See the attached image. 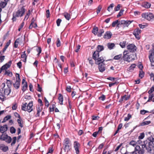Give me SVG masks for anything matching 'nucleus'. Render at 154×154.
I'll return each mask as SVG.
<instances>
[{"instance_id":"obj_23","label":"nucleus","mask_w":154,"mask_h":154,"mask_svg":"<svg viewBox=\"0 0 154 154\" xmlns=\"http://www.w3.org/2000/svg\"><path fill=\"white\" fill-rule=\"evenodd\" d=\"M58 99L59 100V103H60V105H63V96L61 94H59Z\"/></svg>"},{"instance_id":"obj_38","label":"nucleus","mask_w":154,"mask_h":154,"mask_svg":"<svg viewBox=\"0 0 154 154\" xmlns=\"http://www.w3.org/2000/svg\"><path fill=\"white\" fill-rule=\"evenodd\" d=\"M35 21V20L34 18V17H33L32 19V20H31V23L30 25V26H29V29H31L32 28V25H33V24H34V21Z\"/></svg>"},{"instance_id":"obj_18","label":"nucleus","mask_w":154,"mask_h":154,"mask_svg":"<svg viewBox=\"0 0 154 154\" xmlns=\"http://www.w3.org/2000/svg\"><path fill=\"white\" fill-rule=\"evenodd\" d=\"M99 52L97 51H94L93 54L92 58L95 60V61L97 60V58L99 56Z\"/></svg>"},{"instance_id":"obj_55","label":"nucleus","mask_w":154,"mask_h":154,"mask_svg":"<svg viewBox=\"0 0 154 154\" xmlns=\"http://www.w3.org/2000/svg\"><path fill=\"white\" fill-rule=\"evenodd\" d=\"M88 60L89 61V63L91 65V66H92L94 64V61L92 59L90 58H88Z\"/></svg>"},{"instance_id":"obj_29","label":"nucleus","mask_w":154,"mask_h":154,"mask_svg":"<svg viewBox=\"0 0 154 154\" xmlns=\"http://www.w3.org/2000/svg\"><path fill=\"white\" fill-rule=\"evenodd\" d=\"M107 45L108 48L110 50L113 49L115 46V45L113 43H107Z\"/></svg>"},{"instance_id":"obj_30","label":"nucleus","mask_w":154,"mask_h":154,"mask_svg":"<svg viewBox=\"0 0 154 154\" xmlns=\"http://www.w3.org/2000/svg\"><path fill=\"white\" fill-rule=\"evenodd\" d=\"M143 6L145 8H149L151 6V4L149 2H145L143 4Z\"/></svg>"},{"instance_id":"obj_4","label":"nucleus","mask_w":154,"mask_h":154,"mask_svg":"<svg viewBox=\"0 0 154 154\" xmlns=\"http://www.w3.org/2000/svg\"><path fill=\"white\" fill-rule=\"evenodd\" d=\"M25 10H18L16 12H14L13 14V18L12 20L13 21H15L16 20V17H21L24 14Z\"/></svg>"},{"instance_id":"obj_44","label":"nucleus","mask_w":154,"mask_h":154,"mask_svg":"<svg viewBox=\"0 0 154 154\" xmlns=\"http://www.w3.org/2000/svg\"><path fill=\"white\" fill-rule=\"evenodd\" d=\"M126 43V42L123 41L122 42H120L119 45L122 48H123L125 47Z\"/></svg>"},{"instance_id":"obj_11","label":"nucleus","mask_w":154,"mask_h":154,"mask_svg":"<svg viewBox=\"0 0 154 154\" xmlns=\"http://www.w3.org/2000/svg\"><path fill=\"white\" fill-rule=\"evenodd\" d=\"M97 64L98 65V68L99 71L101 72H103L105 69V64L102 63H98Z\"/></svg>"},{"instance_id":"obj_41","label":"nucleus","mask_w":154,"mask_h":154,"mask_svg":"<svg viewBox=\"0 0 154 154\" xmlns=\"http://www.w3.org/2000/svg\"><path fill=\"white\" fill-rule=\"evenodd\" d=\"M139 76L141 79L144 76V73L142 70H140L139 71Z\"/></svg>"},{"instance_id":"obj_40","label":"nucleus","mask_w":154,"mask_h":154,"mask_svg":"<svg viewBox=\"0 0 154 154\" xmlns=\"http://www.w3.org/2000/svg\"><path fill=\"white\" fill-rule=\"evenodd\" d=\"M21 57L22 58H24V60H23V61L24 62H26L27 56H26V54H25V51H24L23 52V54H21Z\"/></svg>"},{"instance_id":"obj_19","label":"nucleus","mask_w":154,"mask_h":154,"mask_svg":"<svg viewBox=\"0 0 154 154\" xmlns=\"http://www.w3.org/2000/svg\"><path fill=\"white\" fill-rule=\"evenodd\" d=\"M71 14V12L69 11V13L65 12L63 14L65 18L68 20H69L70 19Z\"/></svg>"},{"instance_id":"obj_34","label":"nucleus","mask_w":154,"mask_h":154,"mask_svg":"<svg viewBox=\"0 0 154 154\" xmlns=\"http://www.w3.org/2000/svg\"><path fill=\"white\" fill-rule=\"evenodd\" d=\"M151 123V121H146L144 122L140 123V125L141 126H144L146 125H148Z\"/></svg>"},{"instance_id":"obj_56","label":"nucleus","mask_w":154,"mask_h":154,"mask_svg":"<svg viewBox=\"0 0 154 154\" xmlns=\"http://www.w3.org/2000/svg\"><path fill=\"white\" fill-rule=\"evenodd\" d=\"M62 21L61 19H58L56 21V23L57 24V26H59L60 25V23Z\"/></svg>"},{"instance_id":"obj_13","label":"nucleus","mask_w":154,"mask_h":154,"mask_svg":"<svg viewBox=\"0 0 154 154\" xmlns=\"http://www.w3.org/2000/svg\"><path fill=\"white\" fill-rule=\"evenodd\" d=\"M133 20L130 21L129 20H122L121 21H119L120 24L122 25H123L124 26H128L129 25H130Z\"/></svg>"},{"instance_id":"obj_50","label":"nucleus","mask_w":154,"mask_h":154,"mask_svg":"<svg viewBox=\"0 0 154 154\" xmlns=\"http://www.w3.org/2000/svg\"><path fill=\"white\" fill-rule=\"evenodd\" d=\"M144 134L143 133H141L138 137L139 140H140V139H143L144 137Z\"/></svg>"},{"instance_id":"obj_64","label":"nucleus","mask_w":154,"mask_h":154,"mask_svg":"<svg viewBox=\"0 0 154 154\" xmlns=\"http://www.w3.org/2000/svg\"><path fill=\"white\" fill-rule=\"evenodd\" d=\"M17 107V105L16 103H15L13 104V106L12 107V109L13 110H16Z\"/></svg>"},{"instance_id":"obj_45","label":"nucleus","mask_w":154,"mask_h":154,"mask_svg":"<svg viewBox=\"0 0 154 154\" xmlns=\"http://www.w3.org/2000/svg\"><path fill=\"white\" fill-rule=\"evenodd\" d=\"M12 142L11 143V145L12 146L14 145L16 142L17 140V137H14L12 138Z\"/></svg>"},{"instance_id":"obj_31","label":"nucleus","mask_w":154,"mask_h":154,"mask_svg":"<svg viewBox=\"0 0 154 154\" xmlns=\"http://www.w3.org/2000/svg\"><path fill=\"white\" fill-rule=\"evenodd\" d=\"M27 105V103H25L23 104L21 106V109L22 110L26 111V107Z\"/></svg>"},{"instance_id":"obj_42","label":"nucleus","mask_w":154,"mask_h":154,"mask_svg":"<svg viewBox=\"0 0 154 154\" xmlns=\"http://www.w3.org/2000/svg\"><path fill=\"white\" fill-rule=\"evenodd\" d=\"M132 117V116L130 114H128L127 116L126 117H125V118L124 120L125 121H128Z\"/></svg>"},{"instance_id":"obj_61","label":"nucleus","mask_w":154,"mask_h":154,"mask_svg":"<svg viewBox=\"0 0 154 154\" xmlns=\"http://www.w3.org/2000/svg\"><path fill=\"white\" fill-rule=\"evenodd\" d=\"M92 120H98L99 118V117L98 116H92Z\"/></svg>"},{"instance_id":"obj_32","label":"nucleus","mask_w":154,"mask_h":154,"mask_svg":"<svg viewBox=\"0 0 154 154\" xmlns=\"http://www.w3.org/2000/svg\"><path fill=\"white\" fill-rule=\"evenodd\" d=\"M120 23H119L118 20H117L113 22L112 23V27H115L116 25L117 24V26H119L120 24Z\"/></svg>"},{"instance_id":"obj_37","label":"nucleus","mask_w":154,"mask_h":154,"mask_svg":"<svg viewBox=\"0 0 154 154\" xmlns=\"http://www.w3.org/2000/svg\"><path fill=\"white\" fill-rule=\"evenodd\" d=\"M10 45V40H9L7 43L6 45L5 46L4 48L3 49V52H4L7 48Z\"/></svg>"},{"instance_id":"obj_3","label":"nucleus","mask_w":154,"mask_h":154,"mask_svg":"<svg viewBox=\"0 0 154 154\" xmlns=\"http://www.w3.org/2000/svg\"><path fill=\"white\" fill-rule=\"evenodd\" d=\"M123 54L122 58L124 61L129 62L131 60H134L132 57L134 56L133 54L129 55L128 51H124Z\"/></svg>"},{"instance_id":"obj_9","label":"nucleus","mask_w":154,"mask_h":154,"mask_svg":"<svg viewBox=\"0 0 154 154\" xmlns=\"http://www.w3.org/2000/svg\"><path fill=\"white\" fill-rule=\"evenodd\" d=\"M73 145L76 153L79 154V148L80 146V144L77 141H75L74 142Z\"/></svg>"},{"instance_id":"obj_54","label":"nucleus","mask_w":154,"mask_h":154,"mask_svg":"<svg viewBox=\"0 0 154 154\" xmlns=\"http://www.w3.org/2000/svg\"><path fill=\"white\" fill-rule=\"evenodd\" d=\"M106 98L105 96L103 94H102L100 97H99V100H101L102 101L104 100Z\"/></svg>"},{"instance_id":"obj_62","label":"nucleus","mask_w":154,"mask_h":154,"mask_svg":"<svg viewBox=\"0 0 154 154\" xmlns=\"http://www.w3.org/2000/svg\"><path fill=\"white\" fill-rule=\"evenodd\" d=\"M45 106H47V107H48L49 106V102L45 97Z\"/></svg>"},{"instance_id":"obj_46","label":"nucleus","mask_w":154,"mask_h":154,"mask_svg":"<svg viewBox=\"0 0 154 154\" xmlns=\"http://www.w3.org/2000/svg\"><path fill=\"white\" fill-rule=\"evenodd\" d=\"M36 90L40 92H41L42 91V88L40 86L39 84H37V88Z\"/></svg>"},{"instance_id":"obj_58","label":"nucleus","mask_w":154,"mask_h":154,"mask_svg":"<svg viewBox=\"0 0 154 154\" xmlns=\"http://www.w3.org/2000/svg\"><path fill=\"white\" fill-rule=\"evenodd\" d=\"M55 107V104H52V107L50 106L49 107V109H50L49 111L50 112L53 111L54 110V109Z\"/></svg>"},{"instance_id":"obj_57","label":"nucleus","mask_w":154,"mask_h":154,"mask_svg":"<svg viewBox=\"0 0 154 154\" xmlns=\"http://www.w3.org/2000/svg\"><path fill=\"white\" fill-rule=\"evenodd\" d=\"M49 55L46 53V55L45 57V59L46 62H47V61H49Z\"/></svg>"},{"instance_id":"obj_33","label":"nucleus","mask_w":154,"mask_h":154,"mask_svg":"<svg viewBox=\"0 0 154 154\" xmlns=\"http://www.w3.org/2000/svg\"><path fill=\"white\" fill-rule=\"evenodd\" d=\"M129 96H127L126 95H125L122 97L121 99V101H123V100H127L128 99H129Z\"/></svg>"},{"instance_id":"obj_43","label":"nucleus","mask_w":154,"mask_h":154,"mask_svg":"<svg viewBox=\"0 0 154 154\" xmlns=\"http://www.w3.org/2000/svg\"><path fill=\"white\" fill-rule=\"evenodd\" d=\"M9 119H10V115H8L4 118L2 122H5Z\"/></svg>"},{"instance_id":"obj_1","label":"nucleus","mask_w":154,"mask_h":154,"mask_svg":"<svg viewBox=\"0 0 154 154\" xmlns=\"http://www.w3.org/2000/svg\"><path fill=\"white\" fill-rule=\"evenodd\" d=\"M154 138H149L148 140L144 141L143 143L141 145L142 149L140 150H136L130 153V154H143L144 153V149L147 150V152H151L152 149L154 148Z\"/></svg>"},{"instance_id":"obj_5","label":"nucleus","mask_w":154,"mask_h":154,"mask_svg":"<svg viewBox=\"0 0 154 154\" xmlns=\"http://www.w3.org/2000/svg\"><path fill=\"white\" fill-rule=\"evenodd\" d=\"M10 67V61H8L7 63H6L2 66L1 68L0 71V73H1L2 71L3 70L5 71L4 75H10V71L9 70L6 71V70Z\"/></svg>"},{"instance_id":"obj_36","label":"nucleus","mask_w":154,"mask_h":154,"mask_svg":"<svg viewBox=\"0 0 154 154\" xmlns=\"http://www.w3.org/2000/svg\"><path fill=\"white\" fill-rule=\"evenodd\" d=\"M98 31V28L97 27H94L92 30V32L95 35H96Z\"/></svg>"},{"instance_id":"obj_63","label":"nucleus","mask_w":154,"mask_h":154,"mask_svg":"<svg viewBox=\"0 0 154 154\" xmlns=\"http://www.w3.org/2000/svg\"><path fill=\"white\" fill-rule=\"evenodd\" d=\"M114 6V4L113 3L111 4L107 8V10H110V9H112L113 8Z\"/></svg>"},{"instance_id":"obj_16","label":"nucleus","mask_w":154,"mask_h":154,"mask_svg":"<svg viewBox=\"0 0 154 154\" xmlns=\"http://www.w3.org/2000/svg\"><path fill=\"white\" fill-rule=\"evenodd\" d=\"M32 101L31 102H29L27 106L26 107V111H27L29 112H31L33 109L32 106L33 103Z\"/></svg>"},{"instance_id":"obj_8","label":"nucleus","mask_w":154,"mask_h":154,"mask_svg":"<svg viewBox=\"0 0 154 154\" xmlns=\"http://www.w3.org/2000/svg\"><path fill=\"white\" fill-rule=\"evenodd\" d=\"M154 91V85L151 88L150 90H149L148 93L149 94V95L148 100L147 101V102H150L152 101V99L154 97V94H152L153 91Z\"/></svg>"},{"instance_id":"obj_7","label":"nucleus","mask_w":154,"mask_h":154,"mask_svg":"<svg viewBox=\"0 0 154 154\" xmlns=\"http://www.w3.org/2000/svg\"><path fill=\"white\" fill-rule=\"evenodd\" d=\"M127 47L128 52V51L131 52H134L136 51L137 47L133 44L128 45Z\"/></svg>"},{"instance_id":"obj_10","label":"nucleus","mask_w":154,"mask_h":154,"mask_svg":"<svg viewBox=\"0 0 154 154\" xmlns=\"http://www.w3.org/2000/svg\"><path fill=\"white\" fill-rule=\"evenodd\" d=\"M141 32V30L139 28H137L135 29L133 32V34L137 39L139 40L140 38L139 34H140Z\"/></svg>"},{"instance_id":"obj_21","label":"nucleus","mask_w":154,"mask_h":154,"mask_svg":"<svg viewBox=\"0 0 154 154\" xmlns=\"http://www.w3.org/2000/svg\"><path fill=\"white\" fill-rule=\"evenodd\" d=\"M0 149L4 152H6L8 150V147L7 146L3 144L0 145Z\"/></svg>"},{"instance_id":"obj_22","label":"nucleus","mask_w":154,"mask_h":154,"mask_svg":"<svg viewBox=\"0 0 154 154\" xmlns=\"http://www.w3.org/2000/svg\"><path fill=\"white\" fill-rule=\"evenodd\" d=\"M105 60L102 57H99L97 58V60L95 61V63L97 64L98 63H102Z\"/></svg>"},{"instance_id":"obj_60","label":"nucleus","mask_w":154,"mask_h":154,"mask_svg":"<svg viewBox=\"0 0 154 154\" xmlns=\"http://www.w3.org/2000/svg\"><path fill=\"white\" fill-rule=\"evenodd\" d=\"M124 11V10H120L119 12L117 15V17H119L123 15Z\"/></svg>"},{"instance_id":"obj_2","label":"nucleus","mask_w":154,"mask_h":154,"mask_svg":"<svg viewBox=\"0 0 154 154\" xmlns=\"http://www.w3.org/2000/svg\"><path fill=\"white\" fill-rule=\"evenodd\" d=\"M8 126L5 125L3 126H0V131L2 134L0 136V140L5 141L7 143H10V137L4 133L8 130Z\"/></svg>"},{"instance_id":"obj_35","label":"nucleus","mask_w":154,"mask_h":154,"mask_svg":"<svg viewBox=\"0 0 154 154\" xmlns=\"http://www.w3.org/2000/svg\"><path fill=\"white\" fill-rule=\"evenodd\" d=\"M122 56V54H120L116 56H115L113 58V59L115 60H119L121 58V59H122L121 58Z\"/></svg>"},{"instance_id":"obj_47","label":"nucleus","mask_w":154,"mask_h":154,"mask_svg":"<svg viewBox=\"0 0 154 154\" xmlns=\"http://www.w3.org/2000/svg\"><path fill=\"white\" fill-rule=\"evenodd\" d=\"M56 45L57 47H59L60 46V42L59 38H58L57 39Z\"/></svg>"},{"instance_id":"obj_15","label":"nucleus","mask_w":154,"mask_h":154,"mask_svg":"<svg viewBox=\"0 0 154 154\" xmlns=\"http://www.w3.org/2000/svg\"><path fill=\"white\" fill-rule=\"evenodd\" d=\"M22 84L23 85L22 89L23 92L25 91L27 88L28 85L27 82L25 79H23L22 80Z\"/></svg>"},{"instance_id":"obj_24","label":"nucleus","mask_w":154,"mask_h":154,"mask_svg":"<svg viewBox=\"0 0 154 154\" xmlns=\"http://www.w3.org/2000/svg\"><path fill=\"white\" fill-rule=\"evenodd\" d=\"M9 0H4L5 2H2L0 3V10H2V8H4L6 5L7 2Z\"/></svg>"},{"instance_id":"obj_48","label":"nucleus","mask_w":154,"mask_h":154,"mask_svg":"<svg viewBox=\"0 0 154 154\" xmlns=\"http://www.w3.org/2000/svg\"><path fill=\"white\" fill-rule=\"evenodd\" d=\"M136 65L134 64H132L129 67V70H133V69L135 68Z\"/></svg>"},{"instance_id":"obj_51","label":"nucleus","mask_w":154,"mask_h":154,"mask_svg":"<svg viewBox=\"0 0 154 154\" xmlns=\"http://www.w3.org/2000/svg\"><path fill=\"white\" fill-rule=\"evenodd\" d=\"M5 97L3 95V93L0 92V99L2 100V101H3L4 100Z\"/></svg>"},{"instance_id":"obj_49","label":"nucleus","mask_w":154,"mask_h":154,"mask_svg":"<svg viewBox=\"0 0 154 154\" xmlns=\"http://www.w3.org/2000/svg\"><path fill=\"white\" fill-rule=\"evenodd\" d=\"M46 16L47 18H50V14L49 10H46Z\"/></svg>"},{"instance_id":"obj_25","label":"nucleus","mask_w":154,"mask_h":154,"mask_svg":"<svg viewBox=\"0 0 154 154\" xmlns=\"http://www.w3.org/2000/svg\"><path fill=\"white\" fill-rule=\"evenodd\" d=\"M141 142V141L140 140H138L137 142L134 140H132L130 142L129 144L134 146L136 145V144H140Z\"/></svg>"},{"instance_id":"obj_20","label":"nucleus","mask_w":154,"mask_h":154,"mask_svg":"<svg viewBox=\"0 0 154 154\" xmlns=\"http://www.w3.org/2000/svg\"><path fill=\"white\" fill-rule=\"evenodd\" d=\"M150 54L149 55V57L150 60V61H151L153 60V55L154 54V50L153 49H152L151 50L149 51Z\"/></svg>"},{"instance_id":"obj_6","label":"nucleus","mask_w":154,"mask_h":154,"mask_svg":"<svg viewBox=\"0 0 154 154\" xmlns=\"http://www.w3.org/2000/svg\"><path fill=\"white\" fill-rule=\"evenodd\" d=\"M143 17L146 20H150L154 17V15L150 13H145L142 14Z\"/></svg>"},{"instance_id":"obj_52","label":"nucleus","mask_w":154,"mask_h":154,"mask_svg":"<svg viewBox=\"0 0 154 154\" xmlns=\"http://www.w3.org/2000/svg\"><path fill=\"white\" fill-rule=\"evenodd\" d=\"M104 30L103 29H102L100 30V31H99L97 35L98 36L100 37L102 35V34L104 32Z\"/></svg>"},{"instance_id":"obj_26","label":"nucleus","mask_w":154,"mask_h":154,"mask_svg":"<svg viewBox=\"0 0 154 154\" xmlns=\"http://www.w3.org/2000/svg\"><path fill=\"white\" fill-rule=\"evenodd\" d=\"M20 82L16 81L13 84L14 87L16 89H18L20 86Z\"/></svg>"},{"instance_id":"obj_12","label":"nucleus","mask_w":154,"mask_h":154,"mask_svg":"<svg viewBox=\"0 0 154 154\" xmlns=\"http://www.w3.org/2000/svg\"><path fill=\"white\" fill-rule=\"evenodd\" d=\"M8 88L5 89L4 90V94L5 95H8L10 94V80H7L6 82Z\"/></svg>"},{"instance_id":"obj_27","label":"nucleus","mask_w":154,"mask_h":154,"mask_svg":"<svg viewBox=\"0 0 154 154\" xmlns=\"http://www.w3.org/2000/svg\"><path fill=\"white\" fill-rule=\"evenodd\" d=\"M104 49V47L103 45H98L97 47L96 51H97L99 52L103 50Z\"/></svg>"},{"instance_id":"obj_39","label":"nucleus","mask_w":154,"mask_h":154,"mask_svg":"<svg viewBox=\"0 0 154 154\" xmlns=\"http://www.w3.org/2000/svg\"><path fill=\"white\" fill-rule=\"evenodd\" d=\"M16 131V129L13 126L10 127V133L11 134H14Z\"/></svg>"},{"instance_id":"obj_59","label":"nucleus","mask_w":154,"mask_h":154,"mask_svg":"<svg viewBox=\"0 0 154 154\" xmlns=\"http://www.w3.org/2000/svg\"><path fill=\"white\" fill-rule=\"evenodd\" d=\"M66 90L67 91L69 92H70L72 91V88H71L70 86H68L66 87Z\"/></svg>"},{"instance_id":"obj_17","label":"nucleus","mask_w":154,"mask_h":154,"mask_svg":"<svg viewBox=\"0 0 154 154\" xmlns=\"http://www.w3.org/2000/svg\"><path fill=\"white\" fill-rule=\"evenodd\" d=\"M112 34L110 31H106L103 36V38L105 39H109L111 38Z\"/></svg>"},{"instance_id":"obj_28","label":"nucleus","mask_w":154,"mask_h":154,"mask_svg":"<svg viewBox=\"0 0 154 154\" xmlns=\"http://www.w3.org/2000/svg\"><path fill=\"white\" fill-rule=\"evenodd\" d=\"M63 149L65 152L68 153L71 149V146H63Z\"/></svg>"},{"instance_id":"obj_14","label":"nucleus","mask_w":154,"mask_h":154,"mask_svg":"<svg viewBox=\"0 0 154 154\" xmlns=\"http://www.w3.org/2000/svg\"><path fill=\"white\" fill-rule=\"evenodd\" d=\"M63 146H71V142L70 140L67 138H65L63 141Z\"/></svg>"},{"instance_id":"obj_53","label":"nucleus","mask_w":154,"mask_h":154,"mask_svg":"<svg viewBox=\"0 0 154 154\" xmlns=\"http://www.w3.org/2000/svg\"><path fill=\"white\" fill-rule=\"evenodd\" d=\"M16 81H20V75L18 73H16Z\"/></svg>"}]
</instances>
